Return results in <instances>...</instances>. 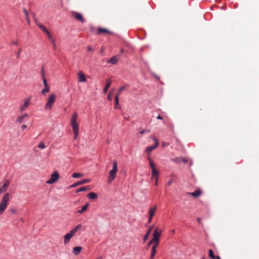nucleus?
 <instances>
[{
    "label": "nucleus",
    "mask_w": 259,
    "mask_h": 259,
    "mask_svg": "<svg viewBox=\"0 0 259 259\" xmlns=\"http://www.w3.org/2000/svg\"><path fill=\"white\" fill-rule=\"evenodd\" d=\"M10 199V194L8 192L5 193L0 201V215L2 214L7 208Z\"/></svg>",
    "instance_id": "f257e3e1"
},
{
    "label": "nucleus",
    "mask_w": 259,
    "mask_h": 259,
    "mask_svg": "<svg viewBox=\"0 0 259 259\" xmlns=\"http://www.w3.org/2000/svg\"><path fill=\"white\" fill-rule=\"evenodd\" d=\"M82 227V226L81 224H78L76 225L74 228H73L71 231L69 232L66 234V235L64 236V244H68L70 240V239L75 235L77 232H78L79 230H80Z\"/></svg>",
    "instance_id": "f03ea898"
},
{
    "label": "nucleus",
    "mask_w": 259,
    "mask_h": 259,
    "mask_svg": "<svg viewBox=\"0 0 259 259\" xmlns=\"http://www.w3.org/2000/svg\"><path fill=\"white\" fill-rule=\"evenodd\" d=\"M161 233L162 230H160L158 228H156L153 233V238L148 243V245L154 244L153 245L158 246Z\"/></svg>",
    "instance_id": "7ed1b4c3"
},
{
    "label": "nucleus",
    "mask_w": 259,
    "mask_h": 259,
    "mask_svg": "<svg viewBox=\"0 0 259 259\" xmlns=\"http://www.w3.org/2000/svg\"><path fill=\"white\" fill-rule=\"evenodd\" d=\"M112 169L109 172V177L108 178V183H111L116 177V174L118 171L117 163L115 160L112 161Z\"/></svg>",
    "instance_id": "20e7f679"
},
{
    "label": "nucleus",
    "mask_w": 259,
    "mask_h": 259,
    "mask_svg": "<svg viewBox=\"0 0 259 259\" xmlns=\"http://www.w3.org/2000/svg\"><path fill=\"white\" fill-rule=\"evenodd\" d=\"M148 159L149 161L150 166L152 169L151 179H158L159 174V170L156 168L154 163L150 157L149 156Z\"/></svg>",
    "instance_id": "39448f33"
},
{
    "label": "nucleus",
    "mask_w": 259,
    "mask_h": 259,
    "mask_svg": "<svg viewBox=\"0 0 259 259\" xmlns=\"http://www.w3.org/2000/svg\"><path fill=\"white\" fill-rule=\"evenodd\" d=\"M56 95L54 94H51L49 95L46 104L45 105V109L46 110L51 109L53 104H54L56 99Z\"/></svg>",
    "instance_id": "423d86ee"
},
{
    "label": "nucleus",
    "mask_w": 259,
    "mask_h": 259,
    "mask_svg": "<svg viewBox=\"0 0 259 259\" xmlns=\"http://www.w3.org/2000/svg\"><path fill=\"white\" fill-rule=\"evenodd\" d=\"M157 209V207L155 205L153 207H151L149 208L148 213V223H150L152 221L153 217L155 215L156 210Z\"/></svg>",
    "instance_id": "0eeeda50"
},
{
    "label": "nucleus",
    "mask_w": 259,
    "mask_h": 259,
    "mask_svg": "<svg viewBox=\"0 0 259 259\" xmlns=\"http://www.w3.org/2000/svg\"><path fill=\"white\" fill-rule=\"evenodd\" d=\"M59 178V174L57 171H55L51 176L50 178L47 181L48 184H52L58 181Z\"/></svg>",
    "instance_id": "6e6552de"
},
{
    "label": "nucleus",
    "mask_w": 259,
    "mask_h": 259,
    "mask_svg": "<svg viewBox=\"0 0 259 259\" xmlns=\"http://www.w3.org/2000/svg\"><path fill=\"white\" fill-rule=\"evenodd\" d=\"M78 115L76 113H74L71 119V124L73 130H78V123L76 122Z\"/></svg>",
    "instance_id": "1a4fd4ad"
},
{
    "label": "nucleus",
    "mask_w": 259,
    "mask_h": 259,
    "mask_svg": "<svg viewBox=\"0 0 259 259\" xmlns=\"http://www.w3.org/2000/svg\"><path fill=\"white\" fill-rule=\"evenodd\" d=\"M10 183L9 180H5L4 181L3 185L0 187V195L6 192L10 185Z\"/></svg>",
    "instance_id": "9d476101"
},
{
    "label": "nucleus",
    "mask_w": 259,
    "mask_h": 259,
    "mask_svg": "<svg viewBox=\"0 0 259 259\" xmlns=\"http://www.w3.org/2000/svg\"><path fill=\"white\" fill-rule=\"evenodd\" d=\"M152 139L154 141L155 144L154 146H149L146 148V151L148 154H150L152 151H153L157 147L158 145V141L157 139L155 137H153Z\"/></svg>",
    "instance_id": "9b49d317"
},
{
    "label": "nucleus",
    "mask_w": 259,
    "mask_h": 259,
    "mask_svg": "<svg viewBox=\"0 0 259 259\" xmlns=\"http://www.w3.org/2000/svg\"><path fill=\"white\" fill-rule=\"evenodd\" d=\"M43 83L45 86V88L41 90V94L43 95H45L46 93H48L50 92V87L47 82V79L45 77H43Z\"/></svg>",
    "instance_id": "f8f14e48"
},
{
    "label": "nucleus",
    "mask_w": 259,
    "mask_h": 259,
    "mask_svg": "<svg viewBox=\"0 0 259 259\" xmlns=\"http://www.w3.org/2000/svg\"><path fill=\"white\" fill-rule=\"evenodd\" d=\"M91 181L90 179H83L81 180V181H79L78 182H77L76 183H74V184H72L69 186V188H73L74 187H76L79 185L84 184L85 183H89Z\"/></svg>",
    "instance_id": "ddd939ff"
},
{
    "label": "nucleus",
    "mask_w": 259,
    "mask_h": 259,
    "mask_svg": "<svg viewBox=\"0 0 259 259\" xmlns=\"http://www.w3.org/2000/svg\"><path fill=\"white\" fill-rule=\"evenodd\" d=\"M72 14L73 17L76 20L80 21L82 23H83L84 22V19H83V17L81 14L78 13L77 12H73L72 13Z\"/></svg>",
    "instance_id": "4468645a"
},
{
    "label": "nucleus",
    "mask_w": 259,
    "mask_h": 259,
    "mask_svg": "<svg viewBox=\"0 0 259 259\" xmlns=\"http://www.w3.org/2000/svg\"><path fill=\"white\" fill-rule=\"evenodd\" d=\"M171 160L177 163H180L183 162L185 163H188V160L185 157H176L171 159Z\"/></svg>",
    "instance_id": "2eb2a0df"
},
{
    "label": "nucleus",
    "mask_w": 259,
    "mask_h": 259,
    "mask_svg": "<svg viewBox=\"0 0 259 259\" xmlns=\"http://www.w3.org/2000/svg\"><path fill=\"white\" fill-rule=\"evenodd\" d=\"M30 101V98L24 99L23 104L20 108L21 111H23L24 110H25V109L29 105Z\"/></svg>",
    "instance_id": "dca6fc26"
},
{
    "label": "nucleus",
    "mask_w": 259,
    "mask_h": 259,
    "mask_svg": "<svg viewBox=\"0 0 259 259\" xmlns=\"http://www.w3.org/2000/svg\"><path fill=\"white\" fill-rule=\"evenodd\" d=\"M97 33L98 34H101L102 33H105V34H112V32L106 28H103L102 27H99L97 29Z\"/></svg>",
    "instance_id": "f3484780"
},
{
    "label": "nucleus",
    "mask_w": 259,
    "mask_h": 259,
    "mask_svg": "<svg viewBox=\"0 0 259 259\" xmlns=\"http://www.w3.org/2000/svg\"><path fill=\"white\" fill-rule=\"evenodd\" d=\"M119 58L117 56H114L111 57L110 59L107 61V62L109 63H111L112 64H115L119 60Z\"/></svg>",
    "instance_id": "a211bd4d"
},
{
    "label": "nucleus",
    "mask_w": 259,
    "mask_h": 259,
    "mask_svg": "<svg viewBox=\"0 0 259 259\" xmlns=\"http://www.w3.org/2000/svg\"><path fill=\"white\" fill-rule=\"evenodd\" d=\"M78 81L79 82H85L86 81V78L84 74L81 71H79L78 73Z\"/></svg>",
    "instance_id": "6ab92c4d"
},
{
    "label": "nucleus",
    "mask_w": 259,
    "mask_h": 259,
    "mask_svg": "<svg viewBox=\"0 0 259 259\" xmlns=\"http://www.w3.org/2000/svg\"><path fill=\"white\" fill-rule=\"evenodd\" d=\"M112 81L110 79H108L106 80L105 87L103 89V92L106 94L111 84Z\"/></svg>",
    "instance_id": "aec40b11"
},
{
    "label": "nucleus",
    "mask_w": 259,
    "mask_h": 259,
    "mask_svg": "<svg viewBox=\"0 0 259 259\" xmlns=\"http://www.w3.org/2000/svg\"><path fill=\"white\" fill-rule=\"evenodd\" d=\"M189 194L194 197L197 198L201 194V191L200 189H198L193 192L189 193Z\"/></svg>",
    "instance_id": "412c9836"
},
{
    "label": "nucleus",
    "mask_w": 259,
    "mask_h": 259,
    "mask_svg": "<svg viewBox=\"0 0 259 259\" xmlns=\"http://www.w3.org/2000/svg\"><path fill=\"white\" fill-rule=\"evenodd\" d=\"M82 247L81 246H76L73 248V253L75 255H78L81 251Z\"/></svg>",
    "instance_id": "4be33fe9"
},
{
    "label": "nucleus",
    "mask_w": 259,
    "mask_h": 259,
    "mask_svg": "<svg viewBox=\"0 0 259 259\" xmlns=\"http://www.w3.org/2000/svg\"><path fill=\"white\" fill-rule=\"evenodd\" d=\"M89 206V204L87 203L85 205L83 206L80 209L77 210V211H76V213H83L84 211H85L87 209Z\"/></svg>",
    "instance_id": "5701e85b"
},
{
    "label": "nucleus",
    "mask_w": 259,
    "mask_h": 259,
    "mask_svg": "<svg viewBox=\"0 0 259 259\" xmlns=\"http://www.w3.org/2000/svg\"><path fill=\"white\" fill-rule=\"evenodd\" d=\"M152 229V227H150V228L147 230L146 234H145L144 239H143L144 242L146 241L148 239V238L151 232Z\"/></svg>",
    "instance_id": "b1692460"
},
{
    "label": "nucleus",
    "mask_w": 259,
    "mask_h": 259,
    "mask_svg": "<svg viewBox=\"0 0 259 259\" xmlns=\"http://www.w3.org/2000/svg\"><path fill=\"white\" fill-rule=\"evenodd\" d=\"M88 197L90 199H96L97 198V195L94 192H90L88 194Z\"/></svg>",
    "instance_id": "393cba45"
},
{
    "label": "nucleus",
    "mask_w": 259,
    "mask_h": 259,
    "mask_svg": "<svg viewBox=\"0 0 259 259\" xmlns=\"http://www.w3.org/2000/svg\"><path fill=\"white\" fill-rule=\"evenodd\" d=\"M90 189V187L89 186L82 187H80L79 189H76V191H75V193H79L80 192H83V191H86V190H89Z\"/></svg>",
    "instance_id": "a878e982"
},
{
    "label": "nucleus",
    "mask_w": 259,
    "mask_h": 259,
    "mask_svg": "<svg viewBox=\"0 0 259 259\" xmlns=\"http://www.w3.org/2000/svg\"><path fill=\"white\" fill-rule=\"evenodd\" d=\"M127 88V86H122L121 87V88H120V89H119V90L118 91L117 94H116V97H118V98L119 97V96L121 94V93L124 91Z\"/></svg>",
    "instance_id": "bb28decb"
},
{
    "label": "nucleus",
    "mask_w": 259,
    "mask_h": 259,
    "mask_svg": "<svg viewBox=\"0 0 259 259\" xmlns=\"http://www.w3.org/2000/svg\"><path fill=\"white\" fill-rule=\"evenodd\" d=\"M23 12L25 14V18H26V20L27 21V22L29 24L30 23V19L29 18V16H28V12L26 10V9L25 8H23Z\"/></svg>",
    "instance_id": "cd10ccee"
},
{
    "label": "nucleus",
    "mask_w": 259,
    "mask_h": 259,
    "mask_svg": "<svg viewBox=\"0 0 259 259\" xmlns=\"http://www.w3.org/2000/svg\"><path fill=\"white\" fill-rule=\"evenodd\" d=\"M83 175L81 173L74 172L72 175V177L74 178H81L82 177Z\"/></svg>",
    "instance_id": "c85d7f7f"
},
{
    "label": "nucleus",
    "mask_w": 259,
    "mask_h": 259,
    "mask_svg": "<svg viewBox=\"0 0 259 259\" xmlns=\"http://www.w3.org/2000/svg\"><path fill=\"white\" fill-rule=\"evenodd\" d=\"M120 108V106L119 105V99L118 97H115V106L114 108L115 109H117Z\"/></svg>",
    "instance_id": "c756f323"
},
{
    "label": "nucleus",
    "mask_w": 259,
    "mask_h": 259,
    "mask_svg": "<svg viewBox=\"0 0 259 259\" xmlns=\"http://www.w3.org/2000/svg\"><path fill=\"white\" fill-rule=\"evenodd\" d=\"M158 246H154V245H153L152 246V249H151V255H152V256H153V255L155 256V254H156V248Z\"/></svg>",
    "instance_id": "7c9ffc66"
},
{
    "label": "nucleus",
    "mask_w": 259,
    "mask_h": 259,
    "mask_svg": "<svg viewBox=\"0 0 259 259\" xmlns=\"http://www.w3.org/2000/svg\"><path fill=\"white\" fill-rule=\"evenodd\" d=\"M38 27L42 29V30L46 33V34H48V33H49V31L47 29V28L44 26L40 24H38Z\"/></svg>",
    "instance_id": "2f4dec72"
},
{
    "label": "nucleus",
    "mask_w": 259,
    "mask_h": 259,
    "mask_svg": "<svg viewBox=\"0 0 259 259\" xmlns=\"http://www.w3.org/2000/svg\"><path fill=\"white\" fill-rule=\"evenodd\" d=\"M214 254L213 253V251L212 249H209V253H208V256L210 258H214Z\"/></svg>",
    "instance_id": "473e14b6"
},
{
    "label": "nucleus",
    "mask_w": 259,
    "mask_h": 259,
    "mask_svg": "<svg viewBox=\"0 0 259 259\" xmlns=\"http://www.w3.org/2000/svg\"><path fill=\"white\" fill-rule=\"evenodd\" d=\"M27 116L26 114H25V115H23L21 116H19L17 119V121L19 122V123H21L22 122V121L26 117V116Z\"/></svg>",
    "instance_id": "72a5a7b5"
},
{
    "label": "nucleus",
    "mask_w": 259,
    "mask_h": 259,
    "mask_svg": "<svg viewBox=\"0 0 259 259\" xmlns=\"http://www.w3.org/2000/svg\"><path fill=\"white\" fill-rule=\"evenodd\" d=\"M47 34V36H48V39L51 41V42L52 44H54V42L55 41V40L54 39V38H53L52 36L51 35V34H50V33H48Z\"/></svg>",
    "instance_id": "f704fd0d"
},
{
    "label": "nucleus",
    "mask_w": 259,
    "mask_h": 259,
    "mask_svg": "<svg viewBox=\"0 0 259 259\" xmlns=\"http://www.w3.org/2000/svg\"><path fill=\"white\" fill-rule=\"evenodd\" d=\"M38 148L43 149L46 148V146L44 143L43 142H40L39 144L38 145Z\"/></svg>",
    "instance_id": "c9c22d12"
},
{
    "label": "nucleus",
    "mask_w": 259,
    "mask_h": 259,
    "mask_svg": "<svg viewBox=\"0 0 259 259\" xmlns=\"http://www.w3.org/2000/svg\"><path fill=\"white\" fill-rule=\"evenodd\" d=\"M113 94L112 93H109L107 96V99L109 101L112 100Z\"/></svg>",
    "instance_id": "e433bc0d"
},
{
    "label": "nucleus",
    "mask_w": 259,
    "mask_h": 259,
    "mask_svg": "<svg viewBox=\"0 0 259 259\" xmlns=\"http://www.w3.org/2000/svg\"><path fill=\"white\" fill-rule=\"evenodd\" d=\"M74 131V139H76L78 137V131Z\"/></svg>",
    "instance_id": "4c0bfd02"
},
{
    "label": "nucleus",
    "mask_w": 259,
    "mask_h": 259,
    "mask_svg": "<svg viewBox=\"0 0 259 259\" xmlns=\"http://www.w3.org/2000/svg\"><path fill=\"white\" fill-rule=\"evenodd\" d=\"M10 211L13 214H16L17 212V210L16 209H15V208H11V209H10Z\"/></svg>",
    "instance_id": "58836bf2"
},
{
    "label": "nucleus",
    "mask_w": 259,
    "mask_h": 259,
    "mask_svg": "<svg viewBox=\"0 0 259 259\" xmlns=\"http://www.w3.org/2000/svg\"><path fill=\"white\" fill-rule=\"evenodd\" d=\"M21 52V49H20L19 50V51H18V52L17 53V58H20V52Z\"/></svg>",
    "instance_id": "ea45409f"
},
{
    "label": "nucleus",
    "mask_w": 259,
    "mask_h": 259,
    "mask_svg": "<svg viewBox=\"0 0 259 259\" xmlns=\"http://www.w3.org/2000/svg\"><path fill=\"white\" fill-rule=\"evenodd\" d=\"M41 76H42V79H43L44 76L45 77L44 70L43 68L41 69Z\"/></svg>",
    "instance_id": "a19ab883"
},
{
    "label": "nucleus",
    "mask_w": 259,
    "mask_h": 259,
    "mask_svg": "<svg viewBox=\"0 0 259 259\" xmlns=\"http://www.w3.org/2000/svg\"><path fill=\"white\" fill-rule=\"evenodd\" d=\"M154 184L155 186H157L158 184V179H155V183Z\"/></svg>",
    "instance_id": "79ce46f5"
},
{
    "label": "nucleus",
    "mask_w": 259,
    "mask_h": 259,
    "mask_svg": "<svg viewBox=\"0 0 259 259\" xmlns=\"http://www.w3.org/2000/svg\"><path fill=\"white\" fill-rule=\"evenodd\" d=\"M88 50L89 51H92L93 50V49L91 47H88Z\"/></svg>",
    "instance_id": "37998d69"
},
{
    "label": "nucleus",
    "mask_w": 259,
    "mask_h": 259,
    "mask_svg": "<svg viewBox=\"0 0 259 259\" xmlns=\"http://www.w3.org/2000/svg\"><path fill=\"white\" fill-rule=\"evenodd\" d=\"M156 118L158 119H163V117L162 116H161L160 115H158Z\"/></svg>",
    "instance_id": "c03bdc74"
},
{
    "label": "nucleus",
    "mask_w": 259,
    "mask_h": 259,
    "mask_svg": "<svg viewBox=\"0 0 259 259\" xmlns=\"http://www.w3.org/2000/svg\"><path fill=\"white\" fill-rule=\"evenodd\" d=\"M14 45H18V42L17 41H14L12 42Z\"/></svg>",
    "instance_id": "a18cd8bd"
},
{
    "label": "nucleus",
    "mask_w": 259,
    "mask_h": 259,
    "mask_svg": "<svg viewBox=\"0 0 259 259\" xmlns=\"http://www.w3.org/2000/svg\"><path fill=\"white\" fill-rule=\"evenodd\" d=\"M53 45V47H54V48L55 49H56V43H55V41L54 42V44H52Z\"/></svg>",
    "instance_id": "49530a36"
},
{
    "label": "nucleus",
    "mask_w": 259,
    "mask_h": 259,
    "mask_svg": "<svg viewBox=\"0 0 259 259\" xmlns=\"http://www.w3.org/2000/svg\"><path fill=\"white\" fill-rule=\"evenodd\" d=\"M123 52H124L123 50V49H120V54H123Z\"/></svg>",
    "instance_id": "de8ad7c7"
},
{
    "label": "nucleus",
    "mask_w": 259,
    "mask_h": 259,
    "mask_svg": "<svg viewBox=\"0 0 259 259\" xmlns=\"http://www.w3.org/2000/svg\"><path fill=\"white\" fill-rule=\"evenodd\" d=\"M154 257L155 256L153 255V256H152V255H151L149 259H154Z\"/></svg>",
    "instance_id": "09e8293b"
},
{
    "label": "nucleus",
    "mask_w": 259,
    "mask_h": 259,
    "mask_svg": "<svg viewBox=\"0 0 259 259\" xmlns=\"http://www.w3.org/2000/svg\"><path fill=\"white\" fill-rule=\"evenodd\" d=\"M128 115H123V117L125 119H128Z\"/></svg>",
    "instance_id": "8fccbe9b"
},
{
    "label": "nucleus",
    "mask_w": 259,
    "mask_h": 259,
    "mask_svg": "<svg viewBox=\"0 0 259 259\" xmlns=\"http://www.w3.org/2000/svg\"><path fill=\"white\" fill-rule=\"evenodd\" d=\"M26 127H27V126H26V125H24V124H23V125L22 126V128H26Z\"/></svg>",
    "instance_id": "3c124183"
},
{
    "label": "nucleus",
    "mask_w": 259,
    "mask_h": 259,
    "mask_svg": "<svg viewBox=\"0 0 259 259\" xmlns=\"http://www.w3.org/2000/svg\"><path fill=\"white\" fill-rule=\"evenodd\" d=\"M197 221L199 222V223H200L201 222V219L200 218H197Z\"/></svg>",
    "instance_id": "603ef678"
},
{
    "label": "nucleus",
    "mask_w": 259,
    "mask_h": 259,
    "mask_svg": "<svg viewBox=\"0 0 259 259\" xmlns=\"http://www.w3.org/2000/svg\"><path fill=\"white\" fill-rule=\"evenodd\" d=\"M145 131H141V132H140V134H144V132H145Z\"/></svg>",
    "instance_id": "864d4df0"
},
{
    "label": "nucleus",
    "mask_w": 259,
    "mask_h": 259,
    "mask_svg": "<svg viewBox=\"0 0 259 259\" xmlns=\"http://www.w3.org/2000/svg\"><path fill=\"white\" fill-rule=\"evenodd\" d=\"M171 233L172 234H175V231L174 230H171Z\"/></svg>",
    "instance_id": "5fc2aeb1"
},
{
    "label": "nucleus",
    "mask_w": 259,
    "mask_h": 259,
    "mask_svg": "<svg viewBox=\"0 0 259 259\" xmlns=\"http://www.w3.org/2000/svg\"><path fill=\"white\" fill-rule=\"evenodd\" d=\"M215 258H216V259H221V258L219 256H217V257Z\"/></svg>",
    "instance_id": "6e6d98bb"
},
{
    "label": "nucleus",
    "mask_w": 259,
    "mask_h": 259,
    "mask_svg": "<svg viewBox=\"0 0 259 259\" xmlns=\"http://www.w3.org/2000/svg\"><path fill=\"white\" fill-rule=\"evenodd\" d=\"M20 220L21 221V222H24V220L22 219V218H21L20 219Z\"/></svg>",
    "instance_id": "4d7b16f0"
},
{
    "label": "nucleus",
    "mask_w": 259,
    "mask_h": 259,
    "mask_svg": "<svg viewBox=\"0 0 259 259\" xmlns=\"http://www.w3.org/2000/svg\"><path fill=\"white\" fill-rule=\"evenodd\" d=\"M171 181H170V182H169V183H168V185H170V184H171Z\"/></svg>",
    "instance_id": "13d9d810"
},
{
    "label": "nucleus",
    "mask_w": 259,
    "mask_h": 259,
    "mask_svg": "<svg viewBox=\"0 0 259 259\" xmlns=\"http://www.w3.org/2000/svg\"><path fill=\"white\" fill-rule=\"evenodd\" d=\"M164 145H164V143H163V144H162V146H163V147H164Z\"/></svg>",
    "instance_id": "bf43d9fd"
},
{
    "label": "nucleus",
    "mask_w": 259,
    "mask_h": 259,
    "mask_svg": "<svg viewBox=\"0 0 259 259\" xmlns=\"http://www.w3.org/2000/svg\"><path fill=\"white\" fill-rule=\"evenodd\" d=\"M96 259H102V258L100 257H98V258H96Z\"/></svg>",
    "instance_id": "052dcab7"
},
{
    "label": "nucleus",
    "mask_w": 259,
    "mask_h": 259,
    "mask_svg": "<svg viewBox=\"0 0 259 259\" xmlns=\"http://www.w3.org/2000/svg\"><path fill=\"white\" fill-rule=\"evenodd\" d=\"M200 259H205L204 257H202Z\"/></svg>",
    "instance_id": "680f3d73"
},
{
    "label": "nucleus",
    "mask_w": 259,
    "mask_h": 259,
    "mask_svg": "<svg viewBox=\"0 0 259 259\" xmlns=\"http://www.w3.org/2000/svg\"><path fill=\"white\" fill-rule=\"evenodd\" d=\"M216 257H217V256H214V258H211V259H216V258H215Z\"/></svg>",
    "instance_id": "e2e57ef3"
}]
</instances>
